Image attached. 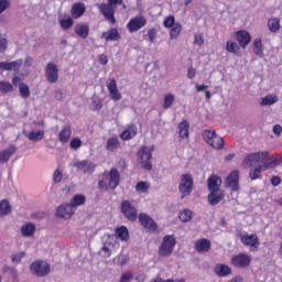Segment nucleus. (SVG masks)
I'll use <instances>...</instances> for the list:
<instances>
[{
	"mask_svg": "<svg viewBox=\"0 0 282 282\" xmlns=\"http://www.w3.org/2000/svg\"><path fill=\"white\" fill-rule=\"evenodd\" d=\"M85 4L75 3L72 8V17L74 19H79V17H83V14H85Z\"/></svg>",
	"mask_w": 282,
	"mask_h": 282,
	"instance_id": "58836bf2",
	"label": "nucleus"
},
{
	"mask_svg": "<svg viewBox=\"0 0 282 282\" xmlns=\"http://www.w3.org/2000/svg\"><path fill=\"white\" fill-rule=\"evenodd\" d=\"M148 37L151 43H153V41L158 39V32L155 31V29L148 30Z\"/></svg>",
	"mask_w": 282,
	"mask_h": 282,
	"instance_id": "e2e57ef3",
	"label": "nucleus"
},
{
	"mask_svg": "<svg viewBox=\"0 0 282 282\" xmlns=\"http://www.w3.org/2000/svg\"><path fill=\"white\" fill-rule=\"evenodd\" d=\"M150 188H151V183H149L147 181H140L134 186L135 192L140 193L141 195H147V193H149Z\"/></svg>",
	"mask_w": 282,
	"mask_h": 282,
	"instance_id": "e433bc0d",
	"label": "nucleus"
},
{
	"mask_svg": "<svg viewBox=\"0 0 282 282\" xmlns=\"http://www.w3.org/2000/svg\"><path fill=\"white\" fill-rule=\"evenodd\" d=\"M0 91L1 94H10V91H14V86L10 82L1 80Z\"/></svg>",
	"mask_w": 282,
	"mask_h": 282,
	"instance_id": "8fccbe9b",
	"label": "nucleus"
},
{
	"mask_svg": "<svg viewBox=\"0 0 282 282\" xmlns=\"http://www.w3.org/2000/svg\"><path fill=\"white\" fill-rule=\"evenodd\" d=\"M122 6V0H108V4H99L98 9L110 23H116V7Z\"/></svg>",
	"mask_w": 282,
	"mask_h": 282,
	"instance_id": "39448f33",
	"label": "nucleus"
},
{
	"mask_svg": "<svg viewBox=\"0 0 282 282\" xmlns=\"http://www.w3.org/2000/svg\"><path fill=\"white\" fill-rule=\"evenodd\" d=\"M76 213L70 203L61 205L56 210V216L62 219H72V216Z\"/></svg>",
	"mask_w": 282,
	"mask_h": 282,
	"instance_id": "a211bd4d",
	"label": "nucleus"
},
{
	"mask_svg": "<svg viewBox=\"0 0 282 282\" xmlns=\"http://www.w3.org/2000/svg\"><path fill=\"white\" fill-rule=\"evenodd\" d=\"M118 248H120L118 239L115 236H109L100 250V256L104 257V259H109V257H111V252L118 250Z\"/></svg>",
	"mask_w": 282,
	"mask_h": 282,
	"instance_id": "9d476101",
	"label": "nucleus"
},
{
	"mask_svg": "<svg viewBox=\"0 0 282 282\" xmlns=\"http://www.w3.org/2000/svg\"><path fill=\"white\" fill-rule=\"evenodd\" d=\"M120 147V141L118 140V137H111L107 141L106 149L107 151H116Z\"/></svg>",
	"mask_w": 282,
	"mask_h": 282,
	"instance_id": "a18cd8bd",
	"label": "nucleus"
},
{
	"mask_svg": "<svg viewBox=\"0 0 282 282\" xmlns=\"http://www.w3.org/2000/svg\"><path fill=\"white\" fill-rule=\"evenodd\" d=\"M224 197H226L224 191L217 189L209 192L207 200L210 206H217V204H219L224 199Z\"/></svg>",
	"mask_w": 282,
	"mask_h": 282,
	"instance_id": "4be33fe9",
	"label": "nucleus"
},
{
	"mask_svg": "<svg viewBox=\"0 0 282 282\" xmlns=\"http://www.w3.org/2000/svg\"><path fill=\"white\" fill-rule=\"evenodd\" d=\"M23 134L30 142H41L45 138V131L44 130H30L24 131Z\"/></svg>",
	"mask_w": 282,
	"mask_h": 282,
	"instance_id": "b1692460",
	"label": "nucleus"
},
{
	"mask_svg": "<svg viewBox=\"0 0 282 282\" xmlns=\"http://www.w3.org/2000/svg\"><path fill=\"white\" fill-rule=\"evenodd\" d=\"M22 65H23V59H17L14 62H1L0 69L2 72H10L12 69L14 72H18V69H20Z\"/></svg>",
	"mask_w": 282,
	"mask_h": 282,
	"instance_id": "393cba45",
	"label": "nucleus"
},
{
	"mask_svg": "<svg viewBox=\"0 0 282 282\" xmlns=\"http://www.w3.org/2000/svg\"><path fill=\"white\" fill-rule=\"evenodd\" d=\"M203 140L208 147L216 149V151L224 149V138L219 137L215 130H204Z\"/></svg>",
	"mask_w": 282,
	"mask_h": 282,
	"instance_id": "20e7f679",
	"label": "nucleus"
},
{
	"mask_svg": "<svg viewBox=\"0 0 282 282\" xmlns=\"http://www.w3.org/2000/svg\"><path fill=\"white\" fill-rule=\"evenodd\" d=\"M36 232V226L33 223H26L21 227L22 237H34Z\"/></svg>",
	"mask_w": 282,
	"mask_h": 282,
	"instance_id": "473e14b6",
	"label": "nucleus"
},
{
	"mask_svg": "<svg viewBox=\"0 0 282 282\" xmlns=\"http://www.w3.org/2000/svg\"><path fill=\"white\" fill-rule=\"evenodd\" d=\"M214 272L215 274H217V276L224 278L229 276V274H232V269L228 264L218 263L215 265Z\"/></svg>",
	"mask_w": 282,
	"mask_h": 282,
	"instance_id": "c756f323",
	"label": "nucleus"
},
{
	"mask_svg": "<svg viewBox=\"0 0 282 282\" xmlns=\"http://www.w3.org/2000/svg\"><path fill=\"white\" fill-rule=\"evenodd\" d=\"M225 184L234 193L239 191V171H232L226 178Z\"/></svg>",
	"mask_w": 282,
	"mask_h": 282,
	"instance_id": "6ab92c4d",
	"label": "nucleus"
},
{
	"mask_svg": "<svg viewBox=\"0 0 282 282\" xmlns=\"http://www.w3.org/2000/svg\"><path fill=\"white\" fill-rule=\"evenodd\" d=\"M268 155H270V152L263 151V152H254L251 154H248L243 161V166H256V164H263V169H274L275 166H279V164H282V156L274 155L270 159H268Z\"/></svg>",
	"mask_w": 282,
	"mask_h": 282,
	"instance_id": "f257e3e1",
	"label": "nucleus"
},
{
	"mask_svg": "<svg viewBox=\"0 0 282 282\" xmlns=\"http://www.w3.org/2000/svg\"><path fill=\"white\" fill-rule=\"evenodd\" d=\"M178 137L181 140H188V129H191V124L187 120H183L181 123H178Z\"/></svg>",
	"mask_w": 282,
	"mask_h": 282,
	"instance_id": "2f4dec72",
	"label": "nucleus"
},
{
	"mask_svg": "<svg viewBox=\"0 0 282 282\" xmlns=\"http://www.w3.org/2000/svg\"><path fill=\"white\" fill-rule=\"evenodd\" d=\"M17 153V148L14 145H10L8 149L0 151V164H8L10 162V158Z\"/></svg>",
	"mask_w": 282,
	"mask_h": 282,
	"instance_id": "c85d7f7f",
	"label": "nucleus"
},
{
	"mask_svg": "<svg viewBox=\"0 0 282 282\" xmlns=\"http://www.w3.org/2000/svg\"><path fill=\"white\" fill-rule=\"evenodd\" d=\"M240 241L243 243V246H248L250 248V252H257V250H259V246H261L259 236L256 234H241Z\"/></svg>",
	"mask_w": 282,
	"mask_h": 282,
	"instance_id": "1a4fd4ad",
	"label": "nucleus"
},
{
	"mask_svg": "<svg viewBox=\"0 0 282 282\" xmlns=\"http://www.w3.org/2000/svg\"><path fill=\"white\" fill-rule=\"evenodd\" d=\"M253 52L257 56H260L262 58L263 56V42L261 39H256L253 41Z\"/></svg>",
	"mask_w": 282,
	"mask_h": 282,
	"instance_id": "c03bdc74",
	"label": "nucleus"
},
{
	"mask_svg": "<svg viewBox=\"0 0 282 282\" xmlns=\"http://www.w3.org/2000/svg\"><path fill=\"white\" fill-rule=\"evenodd\" d=\"M116 239H120L121 241H129V229L124 226H121L116 229Z\"/></svg>",
	"mask_w": 282,
	"mask_h": 282,
	"instance_id": "4c0bfd02",
	"label": "nucleus"
},
{
	"mask_svg": "<svg viewBox=\"0 0 282 282\" xmlns=\"http://www.w3.org/2000/svg\"><path fill=\"white\" fill-rule=\"evenodd\" d=\"M62 181H63V171L57 169L53 173V182L54 184H61Z\"/></svg>",
	"mask_w": 282,
	"mask_h": 282,
	"instance_id": "6e6d98bb",
	"label": "nucleus"
},
{
	"mask_svg": "<svg viewBox=\"0 0 282 282\" xmlns=\"http://www.w3.org/2000/svg\"><path fill=\"white\" fill-rule=\"evenodd\" d=\"M268 28L270 32L276 33L279 30H281V20L276 18H271L268 21Z\"/></svg>",
	"mask_w": 282,
	"mask_h": 282,
	"instance_id": "79ce46f5",
	"label": "nucleus"
},
{
	"mask_svg": "<svg viewBox=\"0 0 282 282\" xmlns=\"http://www.w3.org/2000/svg\"><path fill=\"white\" fill-rule=\"evenodd\" d=\"M75 34L80 39H87L89 36V25L87 24H77L75 26Z\"/></svg>",
	"mask_w": 282,
	"mask_h": 282,
	"instance_id": "c9c22d12",
	"label": "nucleus"
},
{
	"mask_svg": "<svg viewBox=\"0 0 282 282\" xmlns=\"http://www.w3.org/2000/svg\"><path fill=\"white\" fill-rule=\"evenodd\" d=\"M180 34H182V24L176 23L172 26V29L170 31V39L173 41V40L177 39L180 36Z\"/></svg>",
	"mask_w": 282,
	"mask_h": 282,
	"instance_id": "de8ad7c7",
	"label": "nucleus"
},
{
	"mask_svg": "<svg viewBox=\"0 0 282 282\" xmlns=\"http://www.w3.org/2000/svg\"><path fill=\"white\" fill-rule=\"evenodd\" d=\"M176 243L177 241L175 240V236H165L161 247L159 248L160 257H170V254H173V250H175Z\"/></svg>",
	"mask_w": 282,
	"mask_h": 282,
	"instance_id": "6e6552de",
	"label": "nucleus"
},
{
	"mask_svg": "<svg viewBox=\"0 0 282 282\" xmlns=\"http://www.w3.org/2000/svg\"><path fill=\"white\" fill-rule=\"evenodd\" d=\"M107 89L110 94L111 100H115V102L122 100V94H120V90H118L116 79H110V82L107 84Z\"/></svg>",
	"mask_w": 282,
	"mask_h": 282,
	"instance_id": "412c9836",
	"label": "nucleus"
},
{
	"mask_svg": "<svg viewBox=\"0 0 282 282\" xmlns=\"http://www.w3.org/2000/svg\"><path fill=\"white\" fill-rule=\"evenodd\" d=\"M153 151H155L154 147H141L138 151L139 163L144 171H151L153 169V164H151Z\"/></svg>",
	"mask_w": 282,
	"mask_h": 282,
	"instance_id": "423d86ee",
	"label": "nucleus"
},
{
	"mask_svg": "<svg viewBox=\"0 0 282 282\" xmlns=\"http://www.w3.org/2000/svg\"><path fill=\"white\" fill-rule=\"evenodd\" d=\"M85 202H87V197H85V195L83 194H77L70 199L69 204H72L74 209L76 210L78 206L85 205Z\"/></svg>",
	"mask_w": 282,
	"mask_h": 282,
	"instance_id": "a19ab883",
	"label": "nucleus"
},
{
	"mask_svg": "<svg viewBox=\"0 0 282 282\" xmlns=\"http://www.w3.org/2000/svg\"><path fill=\"white\" fill-rule=\"evenodd\" d=\"M208 184V191L213 192V191H221L220 186H221V177L217 176V175H212L208 177L207 181Z\"/></svg>",
	"mask_w": 282,
	"mask_h": 282,
	"instance_id": "7c9ffc66",
	"label": "nucleus"
},
{
	"mask_svg": "<svg viewBox=\"0 0 282 282\" xmlns=\"http://www.w3.org/2000/svg\"><path fill=\"white\" fill-rule=\"evenodd\" d=\"M175 102V95L169 93L163 99V109H171Z\"/></svg>",
	"mask_w": 282,
	"mask_h": 282,
	"instance_id": "37998d69",
	"label": "nucleus"
},
{
	"mask_svg": "<svg viewBox=\"0 0 282 282\" xmlns=\"http://www.w3.org/2000/svg\"><path fill=\"white\" fill-rule=\"evenodd\" d=\"M133 279V273L131 271L124 272L121 275L120 282H129Z\"/></svg>",
	"mask_w": 282,
	"mask_h": 282,
	"instance_id": "680f3d73",
	"label": "nucleus"
},
{
	"mask_svg": "<svg viewBox=\"0 0 282 282\" xmlns=\"http://www.w3.org/2000/svg\"><path fill=\"white\" fill-rule=\"evenodd\" d=\"M193 186H194V181H193V175L191 174H183L181 176V182L178 185V191L181 193V197H188L193 193Z\"/></svg>",
	"mask_w": 282,
	"mask_h": 282,
	"instance_id": "0eeeda50",
	"label": "nucleus"
},
{
	"mask_svg": "<svg viewBox=\"0 0 282 282\" xmlns=\"http://www.w3.org/2000/svg\"><path fill=\"white\" fill-rule=\"evenodd\" d=\"M30 270L35 276H47L51 271L50 263L43 260H35L31 263Z\"/></svg>",
	"mask_w": 282,
	"mask_h": 282,
	"instance_id": "9b49d317",
	"label": "nucleus"
},
{
	"mask_svg": "<svg viewBox=\"0 0 282 282\" xmlns=\"http://www.w3.org/2000/svg\"><path fill=\"white\" fill-rule=\"evenodd\" d=\"M19 91H20L21 98H24V99L30 98L31 93H30V87L28 86V84L20 83Z\"/></svg>",
	"mask_w": 282,
	"mask_h": 282,
	"instance_id": "09e8293b",
	"label": "nucleus"
},
{
	"mask_svg": "<svg viewBox=\"0 0 282 282\" xmlns=\"http://www.w3.org/2000/svg\"><path fill=\"white\" fill-rule=\"evenodd\" d=\"M121 213L129 221H135L138 219V210L130 200H123L121 203Z\"/></svg>",
	"mask_w": 282,
	"mask_h": 282,
	"instance_id": "4468645a",
	"label": "nucleus"
},
{
	"mask_svg": "<svg viewBox=\"0 0 282 282\" xmlns=\"http://www.w3.org/2000/svg\"><path fill=\"white\" fill-rule=\"evenodd\" d=\"M175 17L169 15L167 18L164 19L163 25L164 28H173L175 25Z\"/></svg>",
	"mask_w": 282,
	"mask_h": 282,
	"instance_id": "4d7b16f0",
	"label": "nucleus"
},
{
	"mask_svg": "<svg viewBox=\"0 0 282 282\" xmlns=\"http://www.w3.org/2000/svg\"><path fill=\"white\" fill-rule=\"evenodd\" d=\"M226 50H227V52H229V54L238 55L240 47H239V44H237L235 42L227 41Z\"/></svg>",
	"mask_w": 282,
	"mask_h": 282,
	"instance_id": "603ef678",
	"label": "nucleus"
},
{
	"mask_svg": "<svg viewBox=\"0 0 282 282\" xmlns=\"http://www.w3.org/2000/svg\"><path fill=\"white\" fill-rule=\"evenodd\" d=\"M99 63L100 65H107L109 63V58L107 57V55L105 54L99 55Z\"/></svg>",
	"mask_w": 282,
	"mask_h": 282,
	"instance_id": "338daca9",
	"label": "nucleus"
},
{
	"mask_svg": "<svg viewBox=\"0 0 282 282\" xmlns=\"http://www.w3.org/2000/svg\"><path fill=\"white\" fill-rule=\"evenodd\" d=\"M12 213V206L8 199H2L0 202V217H6V215H10Z\"/></svg>",
	"mask_w": 282,
	"mask_h": 282,
	"instance_id": "ea45409f",
	"label": "nucleus"
},
{
	"mask_svg": "<svg viewBox=\"0 0 282 282\" xmlns=\"http://www.w3.org/2000/svg\"><path fill=\"white\" fill-rule=\"evenodd\" d=\"M45 76L46 80L52 85L58 83V66L52 62L47 63L45 67Z\"/></svg>",
	"mask_w": 282,
	"mask_h": 282,
	"instance_id": "dca6fc26",
	"label": "nucleus"
},
{
	"mask_svg": "<svg viewBox=\"0 0 282 282\" xmlns=\"http://www.w3.org/2000/svg\"><path fill=\"white\" fill-rule=\"evenodd\" d=\"M8 8H10V0H0V14H3Z\"/></svg>",
	"mask_w": 282,
	"mask_h": 282,
	"instance_id": "052dcab7",
	"label": "nucleus"
},
{
	"mask_svg": "<svg viewBox=\"0 0 282 282\" xmlns=\"http://www.w3.org/2000/svg\"><path fill=\"white\" fill-rule=\"evenodd\" d=\"M203 140L208 147L216 149V151L224 149V138L219 137L215 130H204Z\"/></svg>",
	"mask_w": 282,
	"mask_h": 282,
	"instance_id": "f03ea898",
	"label": "nucleus"
},
{
	"mask_svg": "<svg viewBox=\"0 0 282 282\" xmlns=\"http://www.w3.org/2000/svg\"><path fill=\"white\" fill-rule=\"evenodd\" d=\"M276 102H279V96L269 94L261 99L260 105L261 107H272V105H276Z\"/></svg>",
	"mask_w": 282,
	"mask_h": 282,
	"instance_id": "72a5a7b5",
	"label": "nucleus"
},
{
	"mask_svg": "<svg viewBox=\"0 0 282 282\" xmlns=\"http://www.w3.org/2000/svg\"><path fill=\"white\" fill-rule=\"evenodd\" d=\"M138 135V127L135 124H128L127 128L120 133L121 140H131Z\"/></svg>",
	"mask_w": 282,
	"mask_h": 282,
	"instance_id": "cd10ccee",
	"label": "nucleus"
},
{
	"mask_svg": "<svg viewBox=\"0 0 282 282\" xmlns=\"http://www.w3.org/2000/svg\"><path fill=\"white\" fill-rule=\"evenodd\" d=\"M8 50V40L6 37L0 39V52L3 53Z\"/></svg>",
	"mask_w": 282,
	"mask_h": 282,
	"instance_id": "0e129e2a",
	"label": "nucleus"
},
{
	"mask_svg": "<svg viewBox=\"0 0 282 282\" xmlns=\"http://www.w3.org/2000/svg\"><path fill=\"white\" fill-rule=\"evenodd\" d=\"M72 139V126H63L62 130L58 132V140L62 144H67Z\"/></svg>",
	"mask_w": 282,
	"mask_h": 282,
	"instance_id": "bb28decb",
	"label": "nucleus"
},
{
	"mask_svg": "<svg viewBox=\"0 0 282 282\" xmlns=\"http://www.w3.org/2000/svg\"><path fill=\"white\" fill-rule=\"evenodd\" d=\"M250 263H252V256L248 253H238L236 256H232L231 258V265L240 270H246V268H250Z\"/></svg>",
	"mask_w": 282,
	"mask_h": 282,
	"instance_id": "f8f14e48",
	"label": "nucleus"
},
{
	"mask_svg": "<svg viewBox=\"0 0 282 282\" xmlns=\"http://www.w3.org/2000/svg\"><path fill=\"white\" fill-rule=\"evenodd\" d=\"M74 166L84 175H91L96 171V163L89 160L77 161Z\"/></svg>",
	"mask_w": 282,
	"mask_h": 282,
	"instance_id": "2eb2a0df",
	"label": "nucleus"
},
{
	"mask_svg": "<svg viewBox=\"0 0 282 282\" xmlns=\"http://www.w3.org/2000/svg\"><path fill=\"white\" fill-rule=\"evenodd\" d=\"M120 185V172L116 169H111L108 176V186L112 191Z\"/></svg>",
	"mask_w": 282,
	"mask_h": 282,
	"instance_id": "5701e85b",
	"label": "nucleus"
},
{
	"mask_svg": "<svg viewBox=\"0 0 282 282\" xmlns=\"http://www.w3.org/2000/svg\"><path fill=\"white\" fill-rule=\"evenodd\" d=\"M194 45H204V35L202 33H196L194 35Z\"/></svg>",
	"mask_w": 282,
	"mask_h": 282,
	"instance_id": "bf43d9fd",
	"label": "nucleus"
},
{
	"mask_svg": "<svg viewBox=\"0 0 282 282\" xmlns=\"http://www.w3.org/2000/svg\"><path fill=\"white\" fill-rule=\"evenodd\" d=\"M139 221L143 228H147L151 232H158V223L148 214H140Z\"/></svg>",
	"mask_w": 282,
	"mask_h": 282,
	"instance_id": "f3484780",
	"label": "nucleus"
},
{
	"mask_svg": "<svg viewBox=\"0 0 282 282\" xmlns=\"http://www.w3.org/2000/svg\"><path fill=\"white\" fill-rule=\"evenodd\" d=\"M236 41H238L240 47H246L252 41V36L248 31L241 30L236 33Z\"/></svg>",
	"mask_w": 282,
	"mask_h": 282,
	"instance_id": "a878e982",
	"label": "nucleus"
},
{
	"mask_svg": "<svg viewBox=\"0 0 282 282\" xmlns=\"http://www.w3.org/2000/svg\"><path fill=\"white\" fill-rule=\"evenodd\" d=\"M197 74V70L191 66L188 69H187V78L189 79H193Z\"/></svg>",
	"mask_w": 282,
	"mask_h": 282,
	"instance_id": "69168bd1",
	"label": "nucleus"
},
{
	"mask_svg": "<svg viewBox=\"0 0 282 282\" xmlns=\"http://www.w3.org/2000/svg\"><path fill=\"white\" fill-rule=\"evenodd\" d=\"M147 25V18L144 15H137L129 20L127 23L128 32L130 34H133V32H139V30H142Z\"/></svg>",
	"mask_w": 282,
	"mask_h": 282,
	"instance_id": "ddd939ff",
	"label": "nucleus"
},
{
	"mask_svg": "<svg viewBox=\"0 0 282 282\" xmlns=\"http://www.w3.org/2000/svg\"><path fill=\"white\" fill-rule=\"evenodd\" d=\"M261 171H265L263 169V163L261 165H257L253 170H251L249 177L251 180H259V177H261Z\"/></svg>",
	"mask_w": 282,
	"mask_h": 282,
	"instance_id": "3c124183",
	"label": "nucleus"
},
{
	"mask_svg": "<svg viewBox=\"0 0 282 282\" xmlns=\"http://www.w3.org/2000/svg\"><path fill=\"white\" fill-rule=\"evenodd\" d=\"M101 39H105V41H118L120 33H118L117 29H110L101 34Z\"/></svg>",
	"mask_w": 282,
	"mask_h": 282,
	"instance_id": "f704fd0d",
	"label": "nucleus"
},
{
	"mask_svg": "<svg viewBox=\"0 0 282 282\" xmlns=\"http://www.w3.org/2000/svg\"><path fill=\"white\" fill-rule=\"evenodd\" d=\"M24 257H25V252L24 251H20V252L13 253L11 256V261L15 265H19V263H21V260H23Z\"/></svg>",
	"mask_w": 282,
	"mask_h": 282,
	"instance_id": "864d4df0",
	"label": "nucleus"
},
{
	"mask_svg": "<svg viewBox=\"0 0 282 282\" xmlns=\"http://www.w3.org/2000/svg\"><path fill=\"white\" fill-rule=\"evenodd\" d=\"M59 24L63 30H69L74 25V20L72 18L59 19Z\"/></svg>",
	"mask_w": 282,
	"mask_h": 282,
	"instance_id": "5fc2aeb1",
	"label": "nucleus"
},
{
	"mask_svg": "<svg viewBox=\"0 0 282 282\" xmlns=\"http://www.w3.org/2000/svg\"><path fill=\"white\" fill-rule=\"evenodd\" d=\"M178 219L183 223H188L193 219V212L191 209H183L178 214Z\"/></svg>",
	"mask_w": 282,
	"mask_h": 282,
	"instance_id": "49530a36",
	"label": "nucleus"
},
{
	"mask_svg": "<svg viewBox=\"0 0 282 282\" xmlns=\"http://www.w3.org/2000/svg\"><path fill=\"white\" fill-rule=\"evenodd\" d=\"M210 240H208V238H200L198 240L195 241L194 243V250H196V252H198L199 254H206V252L210 251Z\"/></svg>",
	"mask_w": 282,
	"mask_h": 282,
	"instance_id": "aec40b11",
	"label": "nucleus"
},
{
	"mask_svg": "<svg viewBox=\"0 0 282 282\" xmlns=\"http://www.w3.org/2000/svg\"><path fill=\"white\" fill-rule=\"evenodd\" d=\"M273 133H274L275 135H281V133H282V127H281L280 124L273 126Z\"/></svg>",
	"mask_w": 282,
	"mask_h": 282,
	"instance_id": "774afa93",
	"label": "nucleus"
},
{
	"mask_svg": "<svg viewBox=\"0 0 282 282\" xmlns=\"http://www.w3.org/2000/svg\"><path fill=\"white\" fill-rule=\"evenodd\" d=\"M70 149H80V147H83V141H80V139L78 138H74L73 140H70V144H69Z\"/></svg>",
	"mask_w": 282,
	"mask_h": 282,
	"instance_id": "13d9d810",
	"label": "nucleus"
},
{
	"mask_svg": "<svg viewBox=\"0 0 282 282\" xmlns=\"http://www.w3.org/2000/svg\"><path fill=\"white\" fill-rule=\"evenodd\" d=\"M203 140L208 147L216 149V151L224 149V138L219 137L215 130H204Z\"/></svg>",
	"mask_w": 282,
	"mask_h": 282,
	"instance_id": "7ed1b4c3",
	"label": "nucleus"
}]
</instances>
